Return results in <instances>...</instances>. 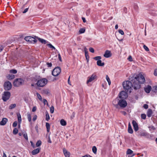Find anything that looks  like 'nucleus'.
<instances>
[{"label": "nucleus", "instance_id": "f257e3e1", "mask_svg": "<svg viewBox=\"0 0 157 157\" xmlns=\"http://www.w3.org/2000/svg\"><path fill=\"white\" fill-rule=\"evenodd\" d=\"M129 79L133 82V88L135 90L140 89L141 87L140 84H144L145 82V78L142 74H139L138 75H134Z\"/></svg>", "mask_w": 157, "mask_h": 157}, {"label": "nucleus", "instance_id": "f03ea898", "mask_svg": "<svg viewBox=\"0 0 157 157\" xmlns=\"http://www.w3.org/2000/svg\"><path fill=\"white\" fill-rule=\"evenodd\" d=\"M123 86L125 91L127 93H130L133 88V84L132 81H126L123 82Z\"/></svg>", "mask_w": 157, "mask_h": 157}, {"label": "nucleus", "instance_id": "7ed1b4c3", "mask_svg": "<svg viewBox=\"0 0 157 157\" xmlns=\"http://www.w3.org/2000/svg\"><path fill=\"white\" fill-rule=\"evenodd\" d=\"M48 80L45 78H43L38 80L36 83L38 86L43 87L47 83Z\"/></svg>", "mask_w": 157, "mask_h": 157}, {"label": "nucleus", "instance_id": "20e7f679", "mask_svg": "<svg viewBox=\"0 0 157 157\" xmlns=\"http://www.w3.org/2000/svg\"><path fill=\"white\" fill-rule=\"evenodd\" d=\"M24 82V80L21 78H17L14 81L13 85L14 86L18 87L22 85Z\"/></svg>", "mask_w": 157, "mask_h": 157}, {"label": "nucleus", "instance_id": "39448f33", "mask_svg": "<svg viewBox=\"0 0 157 157\" xmlns=\"http://www.w3.org/2000/svg\"><path fill=\"white\" fill-rule=\"evenodd\" d=\"M10 96V92L5 91L2 96V99L4 101H6L9 99Z\"/></svg>", "mask_w": 157, "mask_h": 157}, {"label": "nucleus", "instance_id": "423d86ee", "mask_svg": "<svg viewBox=\"0 0 157 157\" xmlns=\"http://www.w3.org/2000/svg\"><path fill=\"white\" fill-rule=\"evenodd\" d=\"M12 86L11 83L9 81L5 82L4 84V89L6 91L10 90Z\"/></svg>", "mask_w": 157, "mask_h": 157}, {"label": "nucleus", "instance_id": "0eeeda50", "mask_svg": "<svg viewBox=\"0 0 157 157\" xmlns=\"http://www.w3.org/2000/svg\"><path fill=\"white\" fill-rule=\"evenodd\" d=\"M36 37H33L30 36L25 37V40L31 43H35L36 42L37 40L35 39Z\"/></svg>", "mask_w": 157, "mask_h": 157}, {"label": "nucleus", "instance_id": "6e6552de", "mask_svg": "<svg viewBox=\"0 0 157 157\" xmlns=\"http://www.w3.org/2000/svg\"><path fill=\"white\" fill-rule=\"evenodd\" d=\"M61 71L60 68L59 67H57L53 69L52 72V74L54 76H56L59 75Z\"/></svg>", "mask_w": 157, "mask_h": 157}, {"label": "nucleus", "instance_id": "1a4fd4ad", "mask_svg": "<svg viewBox=\"0 0 157 157\" xmlns=\"http://www.w3.org/2000/svg\"><path fill=\"white\" fill-rule=\"evenodd\" d=\"M118 105V106H119L121 108H124L126 106L127 103L125 100L121 99L119 100Z\"/></svg>", "mask_w": 157, "mask_h": 157}, {"label": "nucleus", "instance_id": "9d476101", "mask_svg": "<svg viewBox=\"0 0 157 157\" xmlns=\"http://www.w3.org/2000/svg\"><path fill=\"white\" fill-rule=\"evenodd\" d=\"M128 93L126 91H122L119 93V97L121 98H125L128 97Z\"/></svg>", "mask_w": 157, "mask_h": 157}, {"label": "nucleus", "instance_id": "9b49d317", "mask_svg": "<svg viewBox=\"0 0 157 157\" xmlns=\"http://www.w3.org/2000/svg\"><path fill=\"white\" fill-rule=\"evenodd\" d=\"M97 76L96 75L94 74H92L90 77H88V79L86 83L88 84L89 82H91L95 79L96 78Z\"/></svg>", "mask_w": 157, "mask_h": 157}, {"label": "nucleus", "instance_id": "f8f14e48", "mask_svg": "<svg viewBox=\"0 0 157 157\" xmlns=\"http://www.w3.org/2000/svg\"><path fill=\"white\" fill-rule=\"evenodd\" d=\"M132 124L134 131L136 132L139 129L137 123L135 121L133 120L132 121Z\"/></svg>", "mask_w": 157, "mask_h": 157}, {"label": "nucleus", "instance_id": "ddd939ff", "mask_svg": "<svg viewBox=\"0 0 157 157\" xmlns=\"http://www.w3.org/2000/svg\"><path fill=\"white\" fill-rule=\"evenodd\" d=\"M112 56V54L111 52L109 50H107L105 51L104 56L106 58H109Z\"/></svg>", "mask_w": 157, "mask_h": 157}, {"label": "nucleus", "instance_id": "4468645a", "mask_svg": "<svg viewBox=\"0 0 157 157\" xmlns=\"http://www.w3.org/2000/svg\"><path fill=\"white\" fill-rule=\"evenodd\" d=\"M152 88L151 86L148 85L144 88L145 91L147 93H149L151 90Z\"/></svg>", "mask_w": 157, "mask_h": 157}, {"label": "nucleus", "instance_id": "2eb2a0df", "mask_svg": "<svg viewBox=\"0 0 157 157\" xmlns=\"http://www.w3.org/2000/svg\"><path fill=\"white\" fill-rule=\"evenodd\" d=\"M118 99H116L114 100L113 101V104L114 105V106L117 109H118L119 108L118 105Z\"/></svg>", "mask_w": 157, "mask_h": 157}, {"label": "nucleus", "instance_id": "dca6fc26", "mask_svg": "<svg viewBox=\"0 0 157 157\" xmlns=\"http://www.w3.org/2000/svg\"><path fill=\"white\" fill-rule=\"evenodd\" d=\"M40 148H37L33 150L32 152V154L33 155H35L38 153L40 151Z\"/></svg>", "mask_w": 157, "mask_h": 157}, {"label": "nucleus", "instance_id": "f3484780", "mask_svg": "<svg viewBox=\"0 0 157 157\" xmlns=\"http://www.w3.org/2000/svg\"><path fill=\"white\" fill-rule=\"evenodd\" d=\"M7 121V119L6 118H3L0 122V124L2 125H5Z\"/></svg>", "mask_w": 157, "mask_h": 157}, {"label": "nucleus", "instance_id": "a211bd4d", "mask_svg": "<svg viewBox=\"0 0 157 157\" xmlns=\"http://www.w3.org/2000/svg\"><path fill=\"white\" fill-rule=\"evenodd\" d=\"M34 37L38 39L39 41L42 43L44 44H45L47 42L45 40L41 38H38V37H36V36H35Z\"/></svg>", "mask_w": 157, "mask_h": 157}, {"label": "nucleus", "instance_id": "6ab92c4d", "mask_svg": "<svg viewBox=\"0 0 157 157\" xmlns=\"http://www.w3.org/2000/svg\"><path fill=\"white\" fill-rule=\"evenodd\" d=\"M63 152L66 157H69L70 153L69 152L67 151L66 149H63Z\"/></svg>", "mask_w": 157, "mask_h": 157}, {"label": "nucleus", "instance_id": "aec40b11", "mask_svg": "<svg viewBox=\"0 0 157 157\" xmlns=\"http://www.w3.org/2000/svg\"><path fill=\"white\" fill-rule=\"evenodd\" d=\"M152 114V111L151 109H149L147 112V115L148 117H150Z\"/></svg>", "mask_w": 157, "mask_h": 157}, {"label": "nucleus", "instance_id": "412c9836", "mask_svg": "<svg viewBox=\"0 0 157 157\" xmlns=\"http://www.w3.org/2000/svg\"><path fill=\"white\" fill-rule=\"evenodd\" d=\"M97 65L99 66H103L104 65L105 63L104 62L102 63L101 60H98L97 62Z\"/></svg>", "mask_w": 157, "mask_h": 157}, {"label": "nucleus", "instance_id": "4be33fe9", "mask_svg": "<svg viewBox=\"0 0 157 157\" xmlns=\"http://www.w3.org/2000/svg\"><path fill=\"white\" fill-rule=\"evenodd\" d=\"M17 116L18 122L19 124H20L21 123V115L20 113H18L17 114Z\"/></svg>", "mask_w": 157, "mask_h": 157}, {"label": "nucleus", "instance_id": "5701e85b", "mask_svg": "<svg viewBox=\"0 0 157 157\" xmlns=\"http://www.w3.org/2000/svg\"><path fill=\"white\" fill-rule=\"evenodd\" d=\"M60 123L63 126H65L67 124L66 121L63 119L60 120Z\"/></svg>", "mask_w": 157, "mask_h": 157}, {"label": "nucleus", "instance_id": "b1692460", "mask_svg": "<svg viewBox=\"0 0 157 157\" xmlns=\"http://www.w3.org/2000/svg\"><path fill=\"white\" fill-rule=\"evenodd\" d=\"M152 91V92L155 93L157 92V86H153Z\"/></svg>", "mask_w": 157, "mask_h": 157}, {"label": "nucleus", "instance_id": "393cba45", "mask_svg": "<svg viewBox=\"0 0 157 157\" xmlns=\"http://www.w3.org/2000/svg\"><path fill=\"white\" fill-rule=\"evenodd\" d=\"M46 127L47 129V131L48 132H49L50 130V125L49 123L46 122Z\"/></svg>", "mask_w": 157, "mask_h": 157}, {"label": "nucleus", "instance_id": "a878e982", "mask_svg": "<svg viewBox=\"0 0 157 157\" xmlns=\"http://www.w3.org/2000/svg\"><path fill=\"white\" fill-rule=\"evenodd\" d=\"M27 118L28 121L29 122H31V114L29 112L27 113Z\"/></svg>", "mask_w": 157, "mask_h": 157}, {"label": "nucleus", "instance_id": "bb28decb", "mask_svg": "<svg viewBox=\"0 0 157 157\" xmlns=\"http://www.w3.org/2000/svg\"><path fill=\"white\" fill-rule=\"evenodd\" d=\"M8 78V79L9 80H11L14 78L15 77L14 75H9L7 77Z\"/></svg>", "mask_w": 157, "mask_h": 157}, {"label": "nucleus", "instance_id": "cd10ccee", "mask_svg": "<svg viewBox=\"0 0 157 157\" xmlns=\"http://www.w3.org/2000/svg\"><path fill=\"white\" fill-rule=\"evenodd\" d=\"M106 79L107 81L108 82V84L109 85H110L111 84V81L110 79V78H109V77H108V75H106Z\"/></svg>", "mask_w": 157, "mask_h": 157}, {"label": "nucleus", "instance_id": "c85d7f7f", "mask_svg": "<svg viewBox=\"0 0 157 157\" xmlns=\"http://www.w3.org/2000/svg\"><path fill=\"white\" fill-rule=\"evenodd\" d=\"M92 151L94 154H96L97 152V149L95 146H94L92 147Z\"/></svg>", "mask_w": 157, "mask_h": 157}, {"label": "nucleus", "instance_id": "c756f323", "mask_svg": "<svg viewBox=\"0 0 157 157\" xmlns=\"http://www.w3.org/2000/svg\"><path fill=\"white\" fill-rule=\"evenodd\" d=\"M46 119L47 121H48L50 119L49 115L47 112L46 113Z\"/></svg>", "mask_w": 157, "mask_h": 157}, {"label": "nucleus", "instance_id": "7c9ffc66", "mask_svg": "<svg viewBox=\"0 0 157 157\" xmlns=\"http://www.w3.org/2000/svg\"><path fill=\"white\" fill-rule=\"evenodd\" d=\"M16 106L15 104H13L10 105L9 106V109H12L14 108Z\"/></svg>", "mask_w": 157, "mask_h": 157}, {"label": "nucleus", "instance_id": "2f4dec72", "mask_svg": "<svg viewBox=\"0 0 157 157\" xmlns=\"http://www.w3.org/2000/svg\"><path fill=\"white\" fill-rule=\"evenodd\" d=\"M43 93L46 94H48L49 93V91L48 90L45 89L43 90Z\"/></svg>", "mask_w": 157, "mask_h": 157}, {"label": "nucleus", "instance_id": "473e14b6", "mask_svg": "<svg viewBox=\"0 0 157 157\" xmlns=\"http://www.w3.org/2000/svg\"><path fill=\"white\" fill-rule=\"evenodd\" d=\"M41 141L40 140H39L37 142L36 144V147H38L41 145Z\"/></svg>", "mask_w": 157, "mask_h": 157}, {"label": "nucleus", "instance_id": "72a5a7b5", "mask_svg": "<svg viewBox=\"0 0 157 157\" xmlns=\"http://www.w3.org/2000/svg\"><path fill=\"white\" fill-rule=\"evenodd\" d=\"M54 108L53 105H52L50 108V112L51 113H54Z\"/></svg>", "mask_w": 157, "mask_h": 157}, {"label": "nucleus", "instance_id": "f704fd0d", "mask_svg": "<svg viewBox=\"0 0 157 157\" xmlns=\"http://www.w3.org/2000/svg\"><path fill=\"white\" fill-rule=\"evenodd\" d=\"M18 132V130L17 128H15L13 131V133L14 134H16Z\"/></svg>", "mask_w": 157, "mask_h": 157}, {"label": "nucleus", "instance_id": "c9c22d12", "mask_svg": "<svg viewBox=\"0 0 157 157\" xmlns=\"http://www.w3.org/2000/svg\"><path fill=\"white\" fill-rule=\"evenodd\" d=\"M101 58V57L100 56H98L94 58V59L96 60H99Z\"/></svg>", "mask_w": 157, "mask_h": 157}, {"label": "nucleus", "instance_id": "e433bc0d", "mask_svg": "<svg viewBox=\"0 0 157 157\" xmlns=\"http://www.w3.org/2000/svg\"><path fill=\"white\" fill-rule=\"evenodd\" d=\"M10 73L15 74L17 73V71L16 70L12 69L10 70Z\"/></svg>", "mask_w": 157, "mask_h": 157}, {"label": "nucleus", "instance_id": "4c0bfd02", "mask_svg": "<svg viewBox=\"0 0 157 157\" xmlns=\"http://www.w3.org/2000/svg\"><path fill=\"white\" fill-rule=\"evenodd\" d=\"M47 45L50 48L55 50V48L51 44H47Z\"/></svg>", "mask_w": 157, "mask_h": 157}, {"label": "nucleus", "instance_id": "58836bf2", "mask_svg": "<svg viewBox=\"0 0 157 157\" xmlns=\"http://www.w3.org/2000/svg\"><path fill=\"white\" fill-rule=\"evenodd\" d=\"M85 57H86V60H87V62H88L89 61V58H90L89 56L88 55V53L85 54Z\"/></svg>", "mask_w": 157, "mask_h": 157}, {"label": "nucleus", "instance_id": "ea45409f", "mask_svg": "<svg viewBox=\"0 0 157 157\" xmlns=\"http://www.w3.org/2000/svg\"><path fill=\"white\" fill-rule=\"evenodd\" d=\"M133 153V151L129 149H128L127 151V154H131Z\"/></svg>", "mask_w": 157, "mask_h": 157}, {"label": "nucleus", "instance_id": "a19ab883", "mask_svg": "<svg viewBox=\"0 0 157 157\" xmlns=\"http://www.w3.org/2000/svg\"><path fill=\"white\" fill-rule=\"evenodd\" d=\"M37 96L38 98L41 101L42 99V98L41 96L38 93H36Z\"/></svg>", "mask_w": 157, "mask_h": 157}, {"label": "nucleus", "instance_id": "79ce46f5", "mask_svg": "<svg viewBox=\"0 0 157 157\" xmlns=\"http://www.w3.org/2000/svg\"><path fill=\"white\" fill-rule=\"evenodd\" d=\"M85 30L84 29L82 28L80 29L79 30V32L80 33H82L85 32Z\"/></svg>", "mask_w": 157, "mask_h": 157}, {"label": "nucleus", "instance_id": "37998d69", "mask_svg": "<svg viewBox=\"0 0 157 157\" xmlns=\"http://www.w3.org/2000/svg\"><path fill=\"white\" fill-rule=\"evenodd\" d=\"M141 118L143 119H145L146 118V115L145 114H142L141 115Z\"/></svg>", "mask_w": 157, "mask_h": 157}, {"label": "nucleus", "instance_id": "c03bdc74", "mask_svg": "<svg viewBox=\"0 0 157 157\" xmlns=\"http://www.w3.org/2000/svg\"><path fill=\"white\" fill-rule=\"evenodd\" d=\"M128 133L131 134H132L133 132V130L132 128H128Z\"/></svg>", "mask_w": 157, "mask_h": 157}, {"label": "nucleus", "instance_id": "a18cd8bd", "mask_svg": "<svg viewBox=\"0 0 157 157\" xmlns=\"http://www.w3.org/2000/svg\"><path fill=\"white\" fill-rule=\"evenodd\" d=\"M23 136L24 138L26 140H28V137L27 134L26 133H25L23 134Z\"/></svg>", "mask_w": 157, "mask_h": 157}, {"label": "nucleus", "instance_id": "49530a36", "mask_svg": "<svg viewBox=\"0 0 157 157\" xmlns=\"http://www.w3.org/2000/svg\"><path fill=\"white\" fill-rule=\"evenodd\" d=\"M148 128H149L150 130H154L155 129V128L153 125H151L148 127Z\"/></svg>", "mask_w": 157, "mask_h": 157}, {"label": "nucleus", "instance_id": "de8ad7c7", "mask_svg": "<svg viewBox=\"0 0 157 157\" xmlns=\"http://www.w3.org/2000/svg\"><path fill=\"white\" fill-rule=\"evenodd\" d=\"M144 49L147 51H149V49L145 45H144Z\"/></svg>", "mask_w": 157, "mask_h": 157}, {"label": "nucleus", "instance_id": "09e8293b", "mask_svg": "<svg viewBox=\"0 0 157 157\" xmlns=\"http://www.w3.org/2000/svg\"><path fill=\"white\" fill-rule=\"evenodd\" d=\"M118 32L119 33L122 35H124V34L123 31L121 29L119 30Z\"/></svg>", "mask_w": 157, "mask_h": 157}, {"label": "nucleus", "instance_id": "8fccbe9b", "mask_svg": "<svg viewBox=\"0 0 157 157\" xmlns=\"http://www.w3.org/2000/svg\"><path fill=\"white\" fill-rule=\"evenodd\" d=\"M48 67H51L52 66V63H50L47 62L46 63Z\"/></svg>", "mask_w": 157, "mask_h": 157}, {"label": "nucleus", "instance_id": "3c124183", "mask_svg": "<svg viewBox=\"0 0 157 157\" xmlns=\"http://www.w3.org/2000/svg\"><path fill=\"white\" fill-rule=\"evenodd\" d=\"M89 51L92 53H94V48H89Z\"/></svg>", "mask_w": 157, "mask_h": 157}, {"label": "nucleus", "instance_id": "603ef678", "mask_svg": "<svg viewBox=\"0 0 157 157\" xmlns=\"http://www.w3.org/2000/svg\"><path fill=\"white\" fill-rule=\"evenodd\" d=\"M28 10H29V7L25 9V10H24V11H23L22 12V13H25L28 11Z\"/></svg>", "mask_w": 157, "mask_h": 157}, {"label": "nucleus", "instance_id": "864d4df0", "mask_svg": "<svg viewBox=\"0 0 157 157\" xmlns=\"http://www.w3.org/2000/svg\"><path fill=\"white\" fill-rule=\"evenodd\" d=\"M17 125V121H15L13 122V127H16Z\"/></svg>", "mask_w": 157, "mask_h": 157}, {"label": "nucleus", "instance_id": "5fc2aeb1", "mask_svg": "<svg viewBox=\"0 0 157 157\" xmlns=\"http://www.w3.org/2000/svg\"><path fill=\"white\" fill-rule=\"evenodd\" d=\"M37 116L36 115H35L34 116L33 118V121H35L36 119Z\"/></svg>", "mask_w": 157, "mask_h": 157}, {"label": "nucleus", "instance_id": "6e6d98bb", "mask_svg": "<svg viewBox=\"0 0 157 157\" xmlns=\"http://www.w3.org/2000/svg\"><path fill=\"white\" fill-rule=\"evenodd\" d=\"M146 134L145 132H140V136H146Z\"/></svg>", "mask_w": 157, "mask_h": 157}, {"label": "nucleus", "instance_id": "4d7b16f0", "mask_svg": "<svg viewBox=\"0 0 157 157\" xmlns=\"http://www.w3.org/2000/svg\"><path fill=\"white\" fill-rule=\"evenodd\" d=\"M84 51L85 52V54H88V51H87V48L86 47H85L84 48Z\"/></svg>", "mask_w": 157, "mask_h": 157}, {"label": "nucleus", "instance_id": "13d9d810", "mask_svg": "<svg viewBox=\"0 0 157 157\" xmlns=\"http://www.w3.org/2000/svg\"><path fill=\"white\" fill-rule=\"evenodd\" d=\"M70 76L68 79V83L70 85H71V82L70 81Z\"/></svg>", "mask_w": 157, "mask_h": 157}, {"label": "nucleus", "instance_id": "bf43d9fd", "mask_svg": "<svg viewBox=\"0 0 157 157\" xmlns=\"http://www.w3.org/2000/svg\"><path fill=\"white\" fill-rule=\"evenodd\" d=\"M154 74L155 76H157V69H155V70Z\"/></svg>", "mask_w": 157, "mask_h": 157}, {"label": "nucleus", "instance_id": "052dcab7", "mask_svg": "<svg viewBox=\"0 0 157 157\" xmlns=\"http://www.w3.org/2000/svg\"><path fill=\"white\" fill-rule=\"evenodd\" d=\"M144 108L145 109H147L148 108V105L147 104H145L143 106Z\"/></svg>", "mask_w": 157, "mask_h": 157}, {"label": "nucleus", "instance_id": "680f3d73", "mask_svg": "<svg viewBox=\"0 0 157 157\" xmlns=\"http://www.w3.org/2000/svg\"><path fill=\"white\" fill-rule=\"evenodd\" d=\"M43 103H44V105H45L46 103H47V105L48 104L47 103V100L46 99H43Z\"/></svg>", "mask_w": 157, "mask_h": 157}, {"label": "nucleus", "instance_id": "e2e57ef3", "mask_svg": "<svg viewBox=\"0 0 157 157\" xmlns=\"http://www.w3.org/2000/svg\"><path fill=\"white\" fill-rule=\"evenodd\" d=\"M128 59L130 61H132V58L130 56H129Z\"/></svg>", "mask_w": 157, "mask_h": 157}, {"label": "nucleus", "instance_id": "0e129e2a", "mask_svg": "<svg viewBox=\"0 0 157 157\" xmlns=\"http://www.w3.org/2000/svg\"><path fill=\"white\" fill-rule=\"evenodd\" d=\"M58 58L59 59V60L60 61H62L61 57L60 54L59 53L58 54Z\"/></svg>", "mask_w": 157, "mask_h": 157}, {"label": "nucleus", "instance_id": "69168bd1", "mask_svg": "<svg viewBox=\"0 0 157 157\" xmlns=\"http://www.w3.org/2000/svg\"><path fill=\"white\" fill-rule=\"evenodd\" d=\"M30 143H31V146H32L34 148H35V145L33 143L32 141H30Z\"/></svg>", "mask_w": 157, "mask_h": 157}, {"label": "nucleus", "instance_id": "338daca9", "mask_svg": "<svg viewBox=\"0 0 157 157\" xmlns=\"http://www.w3.org/2000/svg\"><path fill=\"white\" fill-rule=\"evenodd\" d=\"M36 107H35V106L33 107L32 109V111L33 112H34L35 111H36Z\"/></svg>", "mask_w": 157, "mask_h": 157}, {"label": "nucleus", "instance_id": "774afa93", "mask_svg": "<svg viewBox=\"0 0 157 157\" xmlns=\"http://www.w3.org/2000/svg\"><path fill=\"white\" fill-rule=\"evenodd\" d=\"M121 112L124 115H125L127 114L126 112L124 111H121Z\"/></svg>", "mask_w": 157, "mask_h": 157}]
</instances>
